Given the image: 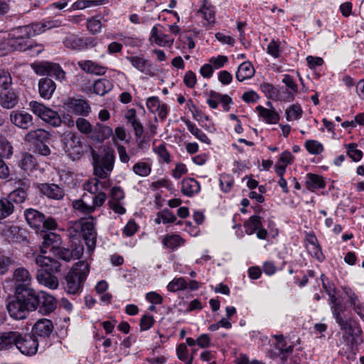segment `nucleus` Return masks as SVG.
Wrapping results in <instances>:
<instances>
[{
	"label": "nucleus",
	"mask_w": 364,
	"mask_h": 364,
	"mask_svg": "<svg viewBox=\"0 0 364 364\" xmlns=\"http://www.w3.org/2000/svg\"><path fill=\"white\" fill-rule=\"evenodd\" d=\"M14 293H22L28 295L34 291L31 287L32 277L24 267L16 268L13 273Z\"/></svg>",
	"instance_id": "obj_6"
},
{
	"label": "nucleus",
	"mask_w": 364,
	"mask_h": 364,
	"mask_svg": "<svg viewBox=\"0 0 364 364\" xmlns=\"http://www.w3.org/2000/svg\"><path fill=\"white\" fill-rule=\"evenodd\" d=\"M257 109L259 111V115L268 123L275 124L279 119V114L273 110L264 108L262 106H258Z\"/></svg>",
	"instance_id": "obj_34"
},
{
	"label": "nucleus",
	"mask_w": 364,
	"mask_h": 364,
	"mask_svg": "<svg viewBox=\"0 0 364 364\" xmlns=\"http://www.w3.org/2000/svg\"><path fill=\"white\" fill-rule=\"evenodd\" d=\"M48 75L54 77L56 80L61 81L65 78V73L62 70L58 64L51 63Z\"/></svg>",
	"instance_id": "obj_52"
},
{
	"label": "nucleus",
	"mask_w": 364,
	"mask_h": 364,
	"mask_svg": "<svg viewBox=\"0 0 364 364\" xmlns=\"http://www.w3.org/2000/svg\"><path fill=\"white\" fill-rule=\"evenodd\" d=\"M6 44L9 47V50H18L24 51L28 49L26 48L27 43L25 41H21L12 36L7 39Z\"/></svg>",
	"instance_id": "obj_40"
},
{
	"label": "nucleus",
	"mask_w": 364,
	"mask_h": 364,
	"mask_svg": "<svg viewBox=\"0 0 364 364\" xmlns=\"http://www.w3.org/2000/svg\"><path fill=\"white\" fill-rule=\"evenodd\" d=\"M3 234L9 242H21L26 240V230L18 226H7L4 229Z\"/></svg>",
	"instance_id": "obj_18"
},
{
	"label": "nucleus",
	"mask_w": 364,
	"mask_h": 364,
	"mask_svg": "<svg viewBox=\"0 0 364 364\" xmlns=\"http://www.w3.org/2000/svg\"><path fill=\"white\" fill-rule=\"evenodd\" d=\"M302 109L299 105H293L286 111L288 121L296 120L301 117Z\"/></svg>",
	"instance_id": "obj_49"
},
{
	"label": "nucleus",
	"mask_w": 364,
	"mask_h": 364,
	"mask_svg": "<svg viewBox=\"0 0 364 364\" xmlns=\"http://www.w3.org/2000/svg\"><path fill=\"white\" fill-rule=\"evenodd\" d=\"M75 124L79 132L87 136L91 135L93 127L87 119L79 117L75 121Z\"/></svg>",
	"instance_id": "obj_45"
},
{
	"label": "nucleus",
	"mask_w": 364,
	"mask_h": 364,
	"mask_svg": "<svg viewBox=\"0 0 364 364\" xmlns=\"http://www.w3.org/2000/svg\"><path fill=\"white\" fill-rule=\"evenodd\" d=\"M90 265L85 261L76 262L65 277V289L68 294H76L82 289L83 284L89 274Z\"/></svg>",
	"instance_id": "obj_1"
},
{
	"label": "nucleus",
	"mask_w": 364,
	"mask_h": 364,
	"mask_svg": "<svg viewBox=\"0 0 364 364\" xmlns=\"http://www.w3.org/2000/svg\"><path fill=\"white\" fill-rule=\"evenodd\" d=\"M159 216H161L164 223H173L176 220L174 214L168 209L159 212Z\"/></svg>",
	"instance_id": "obj_57"
},
{
	"label": "nucleus",
	"mask_w": 364,
	"mask_h": 364,
	"mask_svg": "<svg viewBox=\"0 0 364 364\" xmlns=\"http://www.w3.org/2000/svg\"><path fill=\"white\" fill-rule=\"evenodd\" d=\"M35 262L41 267V270H43V272L54 274L60 271L61 264L51 257L38 255L36 257Z\"/></svg>",
	"instance_id": "obj_11"
},
{
	"label": "nucleus",
	"mask_w": 364,
	"mask_h": 364,
	"mask_svg": "<svg viewBox=\"0 0 364 364\" xmlns=\"http://www.w3.org/2000/svg\"><path fill=\"white\" fill-rule=\"evenodd\" d=\"M186 124L189 132L202 142L210 144V140L206 134L199 129L194 124L189 120L186 121Z\"/></svg>",
	"instance_id": "obj_39"
},
{
	"label": "nucleus",
	"mask_w": 364,
	"mask_h": 364,
	"mask_svg": "<svg viewBox=\"0 0 364 364\" xmlns=\"http://www.w3.org/2000/svg\"><path fill=\"white\" fill-rule=\"evenodd\" d=\"M306 184L309 190L323 188L326 186V183L322 176L314 173L307 174Z\"/></svg>",
	"instance_id": "obj_33"
},
{
	"label": "nucleus",
	"mask_w": 364,
	"mask_h": 364,
	"mask_svg": "<svg viewBox=\"0 0 364 364\" xmlns=\"http://www.w3.org/2000/svg\"><path fill=\"white\" fill-rule=\"evenodd\" d=\"M53 330V325L50 320L42 318L38 320L32 328L34 336L48 337Z\"/></svg>",
	"instance_id": "obj_21"
},
{
	"label": "nucleus",
	"mask_w": 364,
	"mask_h": 364,
	"mask_svg": "<svg viewBox=\"0 0 364 364\" xmlns=\"http://www.w3.org/2000/svg\"><path fill=\"white\" fill-rule=\"evenodd\" d=\"M85 194L82 196V198L74 200L73 202V207L75 210L80 212L85 215H90L97 207L102 206L107 196L104 192H97L95 196L92 198L93 203L92 205H87L84 201Z\"/></svg>",
	"instance_id": "obj_7"
},
{
	"label": "nucleus",
	"mask_w": 364,
	"mask_h": 364,
	"mask_svg": "<svg viewBox=\"0 0 364 364\" xmlns=\"http://www.w3.org/2000/svg\"><path fill=\"white\" fill-rule=\"evenodd\" d=\"M42 194L49 198L60 200L64 196L63 188L54 183H41L38 186Z\"/></svg>",
	"instance_id": "obj_19"
},
{
	"label": "nucleus",
	"mask_w": 364,
	"mask_h": 364,
	"mask_svg": "<svg viewBox=\"0 0 364 364\" xmlns=\"http://www.w3.org/2000/svg\"><path fill=\"white\" fill-rule=\"evenodd\" d=\"M30 106L34 114L46 122L50 124L53 117L55 116V111L35 101L31 102Z\"/></svg>",
	"instance_id": "obj_24"
},
{
	"label": "nucleus",
	"mask_w": 364,
	"mask_h": 364,
	"mask_svg": "<svg viewBox=\"0 0 364 364\" xmlns=\"http://www.w3.org/2000/svg\"><path fill=\"white\" fill-rule=\"evenodd\" d=\"M105 184V182H101L97 178H94L87 181L83 184V189L91 194H96L100 191V186L104 187Z\"/></svg>",
	"instance_id": "obj_41"
},
{
	"label": "nucleus",
	"mask_w": 364,
	"mask_h": 364,
	"mask_svg": "<svg viewBox=\"0 0 364 364\" xmlns=\"http://www.w3.org/2000/svg\"><path fill=\"white\" fill-rule=\"evenodd\" d=\"M184 84L190 88H193L196 83V76L192 71H188L183 78Z\"/></svg>",
	"instance_id": "obj_59"
},
{
	"label": "nucleus",
	"mask_w": 364,
	"mask_h": 364,
	"mask_svg": "<svg viewBox=\"0 0 364 364\" xmlns=\"http://www.w3.org/2000/svg\"><path fill=\"white\" fill-rule=\"evenodd\" d=\"M30 298L33 299L34 311L38 309V311L44 315L53 312L57 306L56 299L45 291L36 292L35 290L30 294Z\"/></svg>",
	"instance_id": "obj_5"
},
{
	"label": "nucleus",
	"mask_w": 364,
	"mask_h": 364,
	"mask_svg": "<svg viewBox=\"0 0 364 364\" xmlns=\"http://www.w3.org/2000/svg\"><path fill=\"white\" fill-rule=\"evenodd\" d=\"M33 31V29L30 26H25L14 29L10 36L20 39L21 41H25V39L30 38Z\"/></svg>",
	"instance_id": "obj_37"
},
{
	"label": "nucleus",
	"mask_w": 364,
	"mask_h": 364,
	"mask_svg": "<svg viewBox=\"0 0 364 364\" xmlns=\"http://www.w3.org/2000/svg\"><path fill=\"white\" fill-rule=\"evenodd\" d=\"M305 146L313 154H318L323 150L322 144L315 140H308L305 144Z\"/></svg>",
	"instance_id": "obj_53"
},
{
	"label": "nucleus",
	"mask_w": 364,
	"mask_h": 364,
	"mask_svg": "<svg viewBox=\"0 0 364 364\" xmlns=\"http://www.w3.org/2000/svg\"><path fill=\"white\" fill-rule=\"evenodd\" d=\"M154 324V318L151 316L144 315L140 321V328L141 331L149 329Z\"/></svg>",
	"instance_id": "obj_63"
},
{
	"label": "nucleus",
	"mask_w": 364,
	"mask_h": 364,
	"mask_svg": "<svg viewBox=\"0 0 364 364\" xmlns=\"http://www.w3.org/2000/svg\"><path fill=\"white\" fill-rule=\"evenodd\" d=\"M13 154V147L9 141L0 134V155L9 158Z\"/></svg>",
	"instance_id": "obj_42"
},
{
	"label": "nucleus",
	"mask_w": 364,
	"mask_h": 364,
	"mask_svg": "<svg viewBox=\"0 0 364 364\" xmlns=\"http://www.w3.org/2000/svg\"><path fill=\"white\" fill-rule=\"evenodd\" d=\"M87 28L93 34L98 33L102 27V24L100 20L95 18H91L88 20Z\"/></svg>",
	"instance_id": "obj_60"
},
{
	"label": "nucleus",
	"mask_w": 364,
	"mask_h": 364,
	"mask_svg": "<svg viewBox=\"0 0 364 364\" xmlns=\"http://www.w3.org/2000/svg\"><path fill=\"white\" fill-rule=\"evenodd\" d=\"M11 82V77L9 73L4 72L0 74V87H2V90L10 88Z\"/></svg>",
	"instance_id": "obj_64"
},
{
	"label": "nucleus",
	"mask_w": 364,
	"mask_h": 364,
	"mask_svg": "<svg viewBox=\"0 0 364 364\" xmlns=\"http://www.w3.org/2000/svg\"><path fill=\"white\" fill-rule=\"evenodd\" d=\"M35 158L28 153H24L18 161V166L24 171H31L36 166Z\"/></svg>",
	"instance_id": "obj_35"
},
{
	"label": "nucleus",
	"mask_w": 364,
	"mask_h": 364,
	"mask_svg": "<svg viewBox=\"0 0 364 364\" xmlns=\"http://www.w3.org/2000/svg\"><path fill=\"white\" fill-rule=\"evenodd\" d=\"M38 347V342L33 335L23 333L20 332L16 348L19 351L26 355H33L37 352Z\"/></svg>",
	"instance_id": "obj_8"
},
{
	"label": "nucleus",
	"mask_w": 364,
	"mask_h": 364,
	"mask_svg": "<svg viewBox=\"0 0 364 364\" xmlns=\"http://www.w3.org/2000/svg\"><path fill=\"white\" fill-rule=\"evenodd\" d=\"M18 94L13 88L4 89L0 93V105L6 109H11L18 103Z\"/></svg>",
	"instance_id": "obj_17"
},
{
	"label": "nucleus",
	"mask_w": 364,
	"mask_h": 364,
	"mask_svg": "<svg viewBox=\"0 0 364 364\" xmlns=\"http://www.w3.org/2000/svg\"><path fill=\"white\" fill-rule=\"evenodd\" d=\"M26 48L28 49H26L25 51H28V54L31 56H36L44 50V47L43 45L37 44V43H36L34 45H32V44L27 45Z\"/></svg>",
	"instance_id": "obj_61"
},
{
	"label": "nucleus",
	"mask_w": 364,
	"mask_h": 364,
	"mask_svg": "<svg viewBox=\"0 0 364 364\" xmlns=\"http://www.w3.org/2000/svg\"><path fill=\"white\" fill-rule=\"evenodd\" d=\"M181 192L183 195L191 196L193 194L200 191V185L197 181L193 178H188L182 181Z\"/></svg>",
	"instance_id": "obj_31"
},
{
	"label": "nucleus",
	"mask_w": 364,
	"mask_h": 364,
	"mask_svg": "<svg viewBox=\"0 0 364 364\" xmlns=\"http://www.w3.org/2000/svg\"><path fill=\"white\" fill-rule=\"evenodd\" d=\"M65 105L69 112L77 115L87 116L91 111L88 101L84 99L68 98Z\"/></svg>",
	"instance_id": "obj_9"
},
{
	"label": "nucleus",
	"mask_w": 364,
	"mask_h": 364,
	"mask_svg": "<svg viewBox=\"0 0 364 364\" xmlns=\"http://www.w3.org/2000/svg\"><path fill=\"white\" fill-rule=\"evenodd\" d=\"M92 156L94 161L105 167L107 171H112L115 159L113 149L104 147L101 158L94 149H92Z\"/></svg>",
	"instance_id": "obj_10"
},
{
	"label": "nucleus",
	"mask_w": 364,
	"mask_h": 364,
	"mask_svg": "<svg viewBox=\"0 0 364 364\" xmlns=\"http://www.w3.org/2000/svg\"><path fill=\"white\" fill-rule=\"evenodd\" d=\"M11 263L12 260L11 258L4 255H0V274H4L6 272Z\"/></svg>",
	"instance_id": "obj_62"
},
{
	"label": "nucleus",
	"mask_w": 364,
	"mask_h": 364,
	"mask_svg": "<svg viewBox=\"0 0 364 364\" xmlns=\"http://www.w3.org/2000/svg\"><path fill=\"white\" fill-rule=\"evenodd\" d=\"M336 321L340 326L341 330L345 331L346 333H347L352 334L353 328L351 326V321L350 320L345 319L342 316L340 318H337V319H336Z\"/></svg>",
	"instance_id": "obj_56"
},
{
	"label": "nucleus",
	"mask_w": 364,
	"mask_h": 364,
	"mask_svg": "<svg viewBox=\"0 0 364 364\" xmlns=\"http://www.w3.org/2000/svg\"><path fill=\"white\" fill-rule=\"evenodd\" d=\"M60 26V22L58 21H47L43 23L36 24L34 31H45L46 30L56 28Z\"/></svg>",
	"instance_id": "obj_54"
},
{
	"label": "nucleus",
	"mask_w": 364,
	"mask_h": 364,
	"mask_svg": "<svg viewBox=\"0 0 364 364\" xmlns=\"http://www.w3.org/2000/svg\"><path fill=\"white\" fill-rule=\"evenodd\" d=\"M53 127H59L60 124H64L68 127H73L75 122L73 117L69 114H63L60 117L59 114L55 112V116L53 117L50 124Z\"/></svg>",
	"instance_id": "obj_32"
},
{
	"label": "nucleus",
	"mask_w": 364,
	"mask_h": 364,
	"mask_svg": "<svg viewBox=\"0 0 364 364\" xmlns=\"http://www.w3.org/2000/svg\"><path fill=\"white\" fill-rule=\"evenodd\" d=\"M16 190H18L19 191H23L25 193L28 194V191L31 188V182L28 178H23L19 179L18 181L16 182Z\"/></svg>",
	"instance_id": "obj_58"
},
{
	"label": "nucleus",
	"mask_w": 364,
	"mask_h": 364,
	"mask_svg": "<svg viewBox=\"0 0 364 364\" xmlns=\"http://www.w3.org/2000/svg\"><path fill=\"white\" fill-rule=\"evenodd\" d=\"M15 293V299L9 301L6 309L9 315L15 319L26 318L30 311H34L33 299L30 294Z\"/></svg>",
	"instance_id": "obj_2"
},
{
	"label": "nucleus",
	"mask_w": 364,
	"mask_h": 364,
	"mask_svg": "<svg viewBox=\"0 0 364 364\" xmlns=\"http://www.w3.org/2000/svg\"><path fill=\"white\" fill-rule=\"evenodd\" d=\"M78 66L87 73L102 75L107 71V68L92 60H82L78 62Z\"/></svg>",
	"instance_id": "obj_25"
},
{
	"label": "nucleus",
	"mask_w": 364,
	"mask_h": 364,
	"mask_svg": "<svg viewBox=\"0 0 364 364\" xmlns=\"http://www.w3.org/2000/svg\"><path fill=\"white\" fill-rule=\"evenodd\" d=\"M51 63L49 62L33 63L31 64V68L38 75H48Z\"/></svg>",
	"instance_id": "obj_46"
},
{
	"label": "nucleus",
	"mask_w": 364,
	"mask_h": 364,
	"mask_svg": "<svg viewBox=\"0 0 364 364\" xmlns=\"http://www.w3.org/2000/svg\"><path fill=\"white\" fill-rule=\"evenodd\" d=\"M356 148L357 144L355 143L347 145V154L354 161H358L363 157V152Z\"/></svg>",
	"instance_id": "obj_51"
},
{
	"label": "nucleus",
	"mask_w": 364,
	"mask_h": 364,
	"mask_svg": "<svg viewBox=\"0 0 364 364\" xmlns=\"http://www.w3.org/2000/svg\"><path fill=\"white\" fill-rule=\"evenodd\" d=\"M112 82L106 78L98 79L93 84L94 92L100 96L105 95L106 93L112 90Z\"/></svg>",
	"instance_id": "obj_30"
},
{
	"label": "nucleus",
	"mask_w": 364,
	"mask_h": 364,
	"mask_svg": "<svg viewBox=\"0 0 364 364\" xmlns=\"http://www.w3.org/2000/svg\"><path fill=\"white\" fill-rule=\"evenodd\" d=\"M91 221H85L82 219L73 222L68 228L70 235L82 234L85 244L90 250H93L96 245L97 232L95 229L92 216L90 217Z\"/></svg>",
	"instance_id": "obj_3"
},
{
	"label": "nucleus",
	"mask_w": 364,
	"mask_h": 364,
	"mask_svg": "<svg viewBox=\"0 0 364 364\" xmlns=\"http://www.w3.org/2000/svg\"><path fill=\"white\" fill-rule=\"evenodd\" d=\"M262 227L261 218L257 215H253L245 223V228L247 234L252 235L257 230Z\"/></svg>",
	"instance_id": "obj_36"
},
{
	"label": "nucleus",
	"mask_w": 364,
	"mask_h": 364,
	"mask_svg": "<svg viewBox=\"0 0 364 364\" xmlns=\"http://www.w3.org/2000/svg\"><path fill=\"white\" fill-rule=\"evenodd\" d=\"M132 171L135 174L144 177L150 174L151 168L147 163L138 162L133 166Z\"/></svg>",
	"instance_id": "obj_43"
},
{
	"label": "nucleus",
	"mask_w": 364,
	"mask_h": 364,
	"mask_svg": "<svg viewBox=\"0 0 364 364\" xmlns=\"http://www.w3.org/2000/svg\"><path fill=\"white\" fill-rule=\"evenodd\" d=\"M52 253L55 257L63 261L70 262L73 259L78 258L82 254V250H76L74 252L68 248L62 247L59 245Z\"/></svg>",
	"instance_id": "obj_28"
},
{
	"label": "nucleus",
	"mask_w": 364,
	"mask_h": 364,
	"mask_svg": "<svg viewBox=\"0 0 364 364\" xmlns=\"http://www.w3.org/2000/svg\"><path fill=\"white\" fill-rule=\"evenodd\" d=\"M20 336V332L9 331L0 333V350H8L16 347L17 339Z\"/></svg>",
	"instance_id": "obj_22"
},
{
	"label": "nucleus",
	"mask_w": 364,
	"mask_h": 364,
	"mask_svg": "<svg viewBox=\"0 0 364 364\" xmlns=\"http://www.w3.org/2000/svg\"><path fill=\"white\" fill-rule=\"evenodd\" d=\"M56 88L55 82L50 78L45 77L39 80L38 89L40 95L46 99L51 97Z\"/></svg>",
	"instance_id": "obj_27"
},
{
	"label": "nucleus",
	"mask_w": 364,
	"mask_h": 364,
	"mask_svg": "<svg viewBox=\"0 0 364 364\" xmlns=\"http://www.w3.org/2000/svg\"><path fill=\"white\" fill-rule=\"evenodd\" d=\"M64 46L72 50H82L88 46H93L95 44L88 38H80L75 35L66 36L63 41Z\"/></svg>",
	"instance_id": "obj_14"
},
{
	"label": "nucleus",
	"mask_w": 364,
	"mask_h": 364,
	"mask_svg": "<svg viewBox=\"0 0 364 364\" xmlns=\"http://www.w3.org/2000/svg\"><path fill=\"white\" fill-rule=\"evenodd\" d=\"M154 151L163 160L164 162L169 163L171 161L170 155L167 151L165 145H159L154 149Z\"/></svg>",
	"instance_id": "obj_55"
},
{
	"label": "nucleus",
	"mask_w": 364,
	"mask_h": 364,
	"mask_svg": "<svg viewBox=\"0 0 364 364\" xmlns=\"http://www.w3.org/2000/svg\"><path fill=\"white\" fill-rule=\"evenodd\" d=\"M26 198L27 193H25L23 191H19L18 190L14 189L8 195L6 198L13 204L14 203L20 204L24 202Z\"/></svg>",
	"instance_id": "obj_47"
},
{
	"label": "nucleus",
	"mask_w": 364,
	"mask_h": 364,
	"mask_svg": "<svg viewBox=\"0 0 364 364\" xmlns=\"http://www.w3.org/2000/svg\"><path fill=\"white\" fill-rule=\"evenodd\" d=\"M183 240L176 235L167 236L164 238L163 244L168 248L174 249L183 244Z\"/></svg>",
	"instance_id": "obj_44"
},
{
	"label": "nucleus",
	"mask_w": 364,
	"mask_h": 364,
	"mask_svg": "<svg viewBox=\"0 0 364 364\" xmlns=\"http://www.w3.org/2000/svg\"><path fill=\"white\" fill-rule=\"evenodd\" d=\"M113 134L112 129L109 126L97 123L93 129L91 135L88 138L95 142L101 143L109 139Z\"/></svg>",
	"instance_id": "obj_15"
},
{
	"label": "nucleus",
	"mask_w": 364,
	"mask_h": 364,
	"mask_svg": "<svg viewBox=\"0 0 364 364\" xmlns=\"http://www.w3.org/2000/svg\"><path fill=\"white\" fill-rule=\"evenodd\" d=\"M25 218L28 224L38 230L41 229L44 221V215L37 210L29 208L25 210Z\"/></svg>",
	"instance_id": "obj_20"
},
{
	"label": "nucleus",
	"mask_w": 364,
	"mask_h": 364,
	"mask_svg": "<svg viewBox=\"0 0 364 364\" xmlns=\"http://www.w3.org/2000/svg\"><path fill=\"white\" fill-rule=\"evenodd\" d=\"M43 241L41 246V252L45 254L47 252L46 249H50V252H53L59 245H61V237L59 235L54 232L45 233L43 235Z\"/></svg>",
	"instance_id": "obj_23"
},
{
	"label": "nucleus",
	"mask_w": 364,
	"mask_h": 364,
	"mask_svg": "<svg viewBox=\"0 0 364 364\" xmlns=\"http://www.w3.org/2000/svg\"><path fill=\"white\" fill-rule=\"evenodd\" d=\"M261 90L267 97L272 100H277L279 97V91L271 84L263 83L261 85Z\"/></svg>",
	"instance_id": "obj_50"
},
{
	"label": "nucleus",
	"mask_w": 364,
	"mask_h": 364,
	"mask_svg": "<svg viewBox=\"0 0 364 364\" xmlns=\"http://www.w3.org/2000/svg\"><path fill=\"white\" fill-rule=\"evenodd\" d=\"M14 210V205L7 198L0 200V220L10 215Z\"/></svg>",
	"instance_id": "obj_38"
},
{
	"label": "nucleus",
	"mask_w": 364,
	"mask_h": 364,
	"mask_svg": "<svg viewBox=\"0 0 364 364\" xmlns=\"http://www.w3.org/2000/svg\"><path fill=\"white\" fill-rule=\"evenodd\" d=\"M188 283L186 281L182 278L175 279L171 281L167 286V288L171 291H177L178 290H182L187 289Z\"/></svg>",
	"instance_id": "obj_48"
},
{
	"label": "nucleus",
	"mask_w": 364,
	"mask_h": 364,
	"mask_svg": "<svg viewBox=\"0 0 364 364\" xmlns=\"http://www.w3.org/2000/svg\"><path fill=\"white\" fill-rule=\"evenodd\" d=\"M127 58L135 68L142 73L149 76L155 75L156 69L149 60L139 56H129Z\"/></svg>",
	"instance_id": "obj_13"
},
{
	"label": "nucleus",
	"mask_w": 364,
	"mask_h": 364,
	"mask_svg": "<svg viewBox=\"0 0 364 364\" xmlns=\"http://www.w3.org/2000/svg\"><path fill=\"white\" fill-rule=\"evenodd\" d=\"M36 279L40 284L51 289H57L59 284L57 277L53 274L43 272V270L38 271Z\"/></svg>",
	"instance_id": "obj_26"
},
{
	"label": "nucleus",
	"mask_w": 364,
	"mask_h": 364,
	"mask_svg": "<svg viewBox=\"0 0 364 364\" xmlns=\"http://www.w3.org/2000/svg\"><path fill=\"white\" fill-rule=\"evenodd\" d=\"M10 120L15 126L23 129H28L33 125L32 115L23 111H12Z\"/></svg>",
	"instance_id": "obj_12"
},
{
	"label": "nucleus",
	"mask_w": 364,
	"mask_h": 364,
	"mask_svg": "<svg viewBox=\"0 0 364 364\" xmlns=\"http://www.w3.org/2000/svg\"><path fill=\"white\" fill-rule=\"evenodd\" d=\"M61 141L63 144L65 152L73 159L81 158L84 153V146L82 136L76 132H66L61 136Z\"/></svg>",
	"instance_id": "obj_4"
},
{
	"label": "nucleus",
	"mask_w": 364,
	"mask_h": 364,
	"mask_svg": "<svg viewBox=\"0 0 364 364\" xmlns=\"http://www.w3.org/2000/svg\"><path fill=\"white\" fill-rule=\"evenodd\" d=\"M255 69L250 62L246 61L240 64L236 73L237 80L242 82L253 77Z\"/></svg>",
	"instance_id": "obj_29"
},
{
	"label": "nucleus",
	"mask_w": 364,
	"mask_h": 364,
	"mask_svg": "<svg viewBox=\"0 0 364 364\" xmlns=\"http://www.w3.org/2000/svg\"><path fill=\"white\" fill-rule=\"evenodd\" d=\"M50 137V134L48 132L43 129H36L27 132L24 136V141L36 146L38 144L46 143L49 141Z\"/></svg>",
	"instance_id": "obj_16"
}]
</instances>
